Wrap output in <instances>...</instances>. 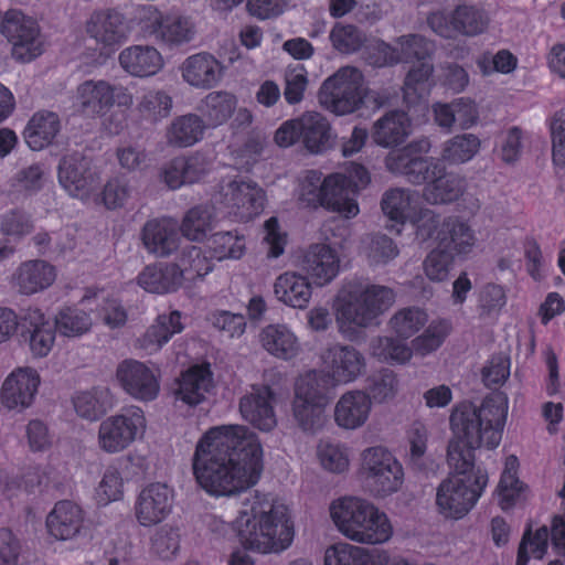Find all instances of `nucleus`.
I'll return each mask as SVG.
<instances>
[{
    "instance_id": "c9c22d12",
    "label": "nucleus",
    "mask_w": 565,
    "mask_h": 565,
    "mask_svg": "<svg viewBox=\"0 0 565 565\" xmlns=\"http://www.w3.org/2000/svg\"><path fill=\"white\" fill-rule=\"evenodd\" d=\"M372 412V399L363 391H349L334 405L333 418L338 427L356 430L363 427Z\"/></svg>"
},
{
    "instance_id": "4be33fe9",
    "label": "nucleus",
    "mask_w": 565,
    "mask_h": 565,
    "mask_svg": "<svg viewBox=\"0 0 565 565\" xmlns=\"http://www.w3.org/2000/svg\"><path fill=\"white\" fill-rule=\"evenodd\" d=\"M115 376L121 390L135 401L149 403L160 395V371L150 364L124 360L118 364Z\"/></svg>"
},
{
    "instance_id": "c756f323",
    "label": "nucleus",
    "mask_w": 565,
    "mask_h": 565,
    "mask_svg": "<svg viewBox=\"0 0 565 565\" xmlns=\"http://www.w3.org/2000/svg\"><path fill=\"white\" fill-rule=\"evenodd\" d=\"M141 241L146 250L156 257L172 255L181 244L178 222L172 217L149 220L142 227Z\"/></svg>"
},
{
    "instance_id": "cd10ccee",
    "label": "nucleus",
    "mask_w": 565,
    "mask_h": 565,
    "mask_svg": "<svg viewBox=\"0 0 565 565\" xmlns=\"http://www.w3.org/2000/svg\"><path fill=\"white\" fill-rule=\"evenodd\" d=\"M520 460L515 455L504 458L499 482L493 491L501 510L509 512L523 507L532 497L530 487L520 479Z\"/></svg>"
},
{
    "instance_id": "f03ea898",
    "label": "nucleus",
    "mask_w": 565,
    "mask_h": 565,
    "mask_svg": "<svg viewBox=\"0 0 565 565\" xmlns=\"http://www.w3.org/2000/svg\"><path fill=\"white\" fill-rule=\"evenodd\" d=\"M264 469L258 436L244 425H221L206 430L195 445L192 472L209 495L227 498L254 487Z\"/></svg>"
},
{
    "instance_id": "f704fd0d",
    "label": "nucleus",
    "mask_w": 565,
    "mask_h": 565,
    "mask_svg": "<svg viewBox=\"0 0 565 565\" xmlns=\"http://www.w3.org/2000/svg\"><path fill=\"white\" fill-rule=\"evenodd\" d=\"M23 332L34 358H45L55 343V332L47 316L39 308H28L21 316Z\"/></svg>"
},
{
    "instance_id": "0e129e2a",
    "label": "nucleus",
    "mask_w": 565,
    "mask_h": 565,
    "mask_svg": "<svg viewBox=\"0 0 565 565\" xmlns=\"http://www.w3.org/2000/svg\"><path fill=\"white\" fill-rule=\"evenodd\" d=\"M180 548L179 530L171 525L157 529L150 536V553L161 559L173 558Z\"/></svg>"
},
{
    "instance_id": "393cba45",
    "label": "nucleus",
    "mask_w": 565,
    "mask_h": 565,
    "mask_svg": "<svg viewBox=\"0 0 565 565\" xmlns=\"http://www.w3.org/2000/svg\"><path fill=\"white\" fill-rule=\"evenodd\" d=\"M299 266L315 287L330 285L341 273V257L337 248L327 243L308 246L299 259Z\"/></svg>"
},
{
    "instance_id": "603ef678",
    "label": "nucleus",
    "mask_w": 565,
    "mask_h": 565,
    "mask_svg": "<svg viewBox=\"0 0 565 565\" xmlns=\"http://www.w3.org/2000/svg\"><path fill=\"white\" fill-rule=\"evenodd\" d=\"M236 106V96L228 92L209 93L199 106V110L204 117L205 128H215L226 122L234 114Z\"/></svg>"
},
{
    "instance_id": "4468645a",
    "label": "nucleus",
    "mask_w": 565,
    "mask_h": 565,
    "mask_svg": "<svg viewBox=\"0 0 565 565\" xmlns=\"http://www.w3.org/2000/svg\"><path fill=\"white\" fill-rule=\"evenodd\" d=\"M428 321L426 310L418 307L403 308L390 320L391 330L397 338H379L371 344V352L385 362L405 363L411 360L413 350L406 340L417 333Z\"/></svg>"
},
{
    "instance_id": "4c0bfd02",
    "label": "nucleus",
    "mask_w": 565,
    "mask_h": 565,
    "mask_svg": "<svg viewBox=\"0 0 565 565\" xmlns=\"http://www.w3.org/2000/svg\"><path fill=\"white\" fill-rule=\"evenodd\" d=\"M213 388V374L207 364H196L183 372L174 391L177 401L195 407L203 403Z\"/></svg>"
},
{
    "instance_id": "9d476101",
    "label": "nucleus",
    "mask_w": 565,
    "mask_h": 565,
    "mask_svg": "<svg viewBox=\"0 0 565 565\" xmlns=\"http://www.w3.org/2000/svg\"><path fill=\"white\" fill-rule=\"evenodd\" d=\"M358 476L372 498L384 500L398 493L405 482V470L395 454L384 445H372L359 455Z\"/></svg>"
},
{
    "instance_id": "5fc2aeb1",
    "label": "nucleus",
    "mask_w": 565,
    "mask_h": 565,
    "mask_svg": "<svg viewBox=\"0 0 565 565\" xmlns=\"http://www.w3.org/2000/svg\"><path fill=\"white\" fill-rule=\"evenodd\" d=\"M319 466L327 472L342 475L351 466V450L348 445L328 439L320 440L316 448Z\"/></svg>"
},
{
    "instance_id": "dca6fc26",
    "label": "nucleus",
    "mask_w": 565,
    "mask_h": 565,
    "mask_svg": "<svg viewBox=\"0 0 565 565\" xmlns=\"http://www.w3.org/2000/svg\"><path fill=\"white\" fill-rule=\"evenodd\" d=\"M384 215L396 225L411 223L418 239L425 242L434 235L431 224L436 222V213L420 206L417 192L407 189H392L384 193L381 202Z\"/></svg>"
},
{
    "instance_id": "a878e982",
    "label": "nucleus",
    "mask_w": 565,
    "mask_h": 565,
    "mask_svg": "<svg viewBox=\"0 0 565 565\" xmlns=\"http://www.w3.org/2000/svg\"><path fill=\"white\" fill-rule=\"evenodd\" d=\"M274 399L275 394L268 385H252L239 402L242 417L259 431L274 430L278 423Z\"/></svg>"
},
{
    "instance_id": "39448f33",
    "label": "nucleus",
    "mask_w": 565,
    "mask_h": 565,
    "mask_svg": "<svg viewBox=\"0 0 565 565\" xmlns=\"http://www.w3.org/2000/svg\"><path fill=\"white\" fill-rule=\"evenodd\" d=\"M212 200V205H196L184 214L180 231L189 241L202 242L222 218L237 223L254 220L265 209L266 192L255 181L226 175Z\"/></svg>"
},
{
    "instance_id": "7c9ffc66",
    "label": "nucleus",
    "mask_w": 565,
    "mask_h": 565,
    "mask_svg": "<svg viewBox=\"0 0 565 565\" xmlns=\"http://www.w3.org/2000/svg\"><path fill=\"white\" fill-rule=\"evenodd\" d=\"M257 338L260 347L277 360L292 361L302 352L300 338L284 322L266 324L259 330Z\"/></svg>"
},
{
    "instance_id": "0eeeda50",
    "label": "nucleus",
    "mask_w": 565,
    "mask_h": 565,
    "mask_svg": "<svg viewBox=\"0 0 565 565\" xmlns=\"http://www.w3.org/2000/svg\"><path fill=\"white\" fill-rule=\"evenodd\" d=\"M394 302L395 292L386 286L344 280L332 300L339 332L347 339H355L363 329L377 324Z\"/></svg>"
},
{
    "instance_id": "338daca9",
    "label": "nucleus",
    "mask_w": 565,
    "mask_h": 565,
    "mask_svg": "<svg viewBox=\"0 0 565 565\" xmlns=\"http://www.w3.org/2000/svg\"><path fill=\"white\" fill-rule=\"evenodd\" d=\"M25 439L29 450L33 454L46 452L54 445V435L50 430L49 425L39 418L28 422Z\"/></svg>"
},
{
    "instance_id": "7ed1b4c3",
    "label": "nucleus",
    "mask_w": 565,
    "mask_h": 565,
    "mask_svg": "<svg viewBox=\"0 0 565 565\" xmlns=\"http://www.w3.org/2000/svg\"><path fill=\"white\" fill-rule=\"evenodd\" d=\"M232 527L242 547L232 552L228 565H254L248 552L278 554L286 551L295 537L290 509L273 493L255 492L245 498L232 521Z\"/></svg>"
},
{
    "instance_id": "473e14b6",
    "label": "nucleus",
    "mask_w": 565,
    "mask_h": 565,
    "mask_svg": "<svg viewBox=\"0 0 565 565\" xmlns=\"http://www.w3.org/2000/svg\"><path fill=\"white\" fill-rule=\"evenodd\" d=\"M360 523L350 541L362 545H383L394 535V527L390 516L367 500Z\"/></svg>"
},
{
    "instance_id": "5701e85b",
    "label": "nucleus",
    "mask_w": 565,
    "mask_h": 565,
    "mask_svg": "<svg viewBox=\"0 0 565 565\" xmlns=\"http://www.w3.org/2000/svg\"><path fill=\"white\" fill-rule=\"evenodd\" d=\"M45 529L53 541L78 543L87 537L86 513L74 501H58L45 518Z\"/></svg>"
},
{
    "instance_id": "4d7b16f0",
    "label": "nucleus",
    "mask_w": 565,
    "mask_h": 565,
    "mask_svg": "<svg viewBox=\"0 0 565 565\" xmlns=\"http://www.w3.org/2000/svg\"><path fill=\"white\" fill-rule=\"evenodd\" d=\"M480 146V139L473 134L457 135L444 143L441 159L449 164L468 162L479 152Z\"/></svg>"
},
{
    "instance_id": "bf43d9fd",
    "label": "nucleus",
    "mask_w": 565,
    "mask_h": 565,
    "mask_svg": "<svg viewBox=\"0 0 565 565\" xmlns=\"http://www.w3.org/2000/svg\"><path fill=\"white\" fill-rule=\"evenodd\" d=\"M550 531L542 525L535 530L527 529L520 542L516 565H527L530 558L541 559L547 552Z\"/></svg>"
},
{
    "instance_id": "aec40b11",
    "label": "nucleus",
    "mask_w": 565,
    "mask_h": 565,
    "mask_svg": "<svg viewBox=\"0 0 565 565\" xmlns=\"http://www.w3.org/2000/svg\"><path fill=\"white\" fill-rule=\"evenodd\" d=\"M60 185L73 198L83 202L96 200L100 184V172L93 162L81 153L65 154L58 164Z\"/></svg>"
},
{
    "instance_id": "a211bd4d",
    "label": "nucleus",
    "mask_w": 565,
    "mask_h": 565,
    "mask_svg": "<svg viewBox=\"0 0 565 565\" xmlns=\"http://www.w3.org/2000/svg\"><path fill=\"white\" fill-rule=\"evenodd\" d=\"M132 104L134 95L127 86L104 79L83 82L74 96V106L89 116L105 115L114 106L129 109Z\"/></svg>"
},
{
    "instance_id": "8fccbe9b",
    "label": "nucleus",
    "mask_w": 565,
    "mask_h": 565,
    "mask_svg": "<svg viewBox=\"0 0 565 565\" xmlns=\"http://www.w3.org/2000/svg\"><path fill=\"white\" fill-rule=\"evenodd\" d=\"M409 134V120L401 111L387 113L373 125L372 129L373 140L383 147L401 143Z\"/></svg>"
},
{
    "instance_id": "49530a36",
    "label": "nucleus",
    "mask_w": 565,
    "mask_h": 565,
    "mask_svg": "<svg viewBox=\"0 0 565 565\" xmlns=\"http://www.w3.org/2000/svg\"><path fill=\"white\" fill-rule=\"evenodd\" d=\"M366 503L367 499L350 494L334 499L329 505V515L334 527L349 541L360 523Z\"/></svg>"
},
{
    "instance_id": "ea45409f",
    "label": "nucleus",
    "mask_w": 565,
    "mask_h": 565,
    "mask_svg": "<svg viewBox=\"0 0 565 565\" xmlns=\"http://www.w3.org/2000/svg\"><path fill=\"white\" fill-rule=\"evenodd\" d=\"M56 269L45 260L22 263L12 276V284L22 295H34L53 285Z\"/></svg>"
},
{
    "instance_id": "e2e57ef3",
    "label": "nucleus",
    "mask_w": 565,
    "mask_h": 565,
    "mask_svg": "<svg viewBox=\"0 0 565 565\" xmlns=\"http://www.w3.org/2000/svg\"><path fill=\"white\" fill-rule=\"evenodd\" d=\"M451 321L448 319L434 320L426 330L413 340L414 350L420 355L436 351L450 334Z\"/></svg>"
},
{
    "instance_id": "412c9836",
    "label": "nucleus",
    "mask_w": 565,
    "mask_h": 565,
    "mask_svg": "<svg viewBox=\"0 0 565 565\" xmlns=\"http://www.w3.org/2000/svg\"><path fill=\"white\" fill-rule=\"evenodd\" d=\"M41 384L42 379L35 367H14L1 383L0 405L8 412H25L35 404Z\"/></svg>"
},
{
    "instance_id": "680f3d73",
    "label": "nucleus",
    "mask_w": 565,
    "mask_h": 565,
    "mask_svg": "<svg viewBox=\"0 0 565 565\" xmlns=\"http://www.w3.org/2000/svg\"><path fill=\"white\" fill-rule=\"evenodd\" d=\"M172 109V98L163 90H147L138 100L136 110L150 121H159L169 116Z\"/></svg>"
},
{
    "instance_id": "f8f14e48",
    "label": "nucleus",
    "mask_w": 565,
    "mask_h": 565,
    "mask_svg": "<svg viewBox=\"0 0 565 565\" xmlns=\"http://www.w3.org/2000/svg\"><path fill=\"white\" fill-rule=\"evenodd\" d=\"M369 96L363 72L355 66H342L328 76L318 92V102L335 116H348L360 111Z\"/></svg>"
},
{
    "instance_id": "052dcab7",
    "label": "nucleus",
    "mask_w": 565,
    "mask_h": 565,
    "mask_svg": "<svg viewBox=\"0 0 565 565\" xmlns=\"http://www.w3.org/2000/svg\"><path fill=\"white\" fill-rule=\"evenodd\" d=\"M476 65L483 76L492 74L510 75L519 66L518 56L508 49H500L495 53L483 52L476 60Z\"/></svg>"
},
{
    "instance_id": "6e6552de",
    "label": "nucleus",
    "mask_w": 565,
    "mask_h": 565,
    "mask_svg": "<svg viewBox=\"0 0 565 565\" xmlns=\"http://www.w3.org/2000/svg\"><path fill=\"white\" fill-rule=\"evenodd\" d=\"M395 44L396 46L393 47L382 41H375L369 61L375 66H386L416 60L418 64L409 70L405 78L404 100L409 106H420L426 113L425 102L434 86L433 65L428 61L433 52V43L422 35L411 34L398 38Z\"/></svg>"
},
{
    "instance_id": "6e6d98bb",
    "label": "nucleus",
    "mask_w": 565,
    "mask_h": 565,
    "mask_svg": "<svg viewBox=\"0 0 565 565\" xmlns=\"http://www.w3.org/2000/svg\"><path fill=\"white\" fill-rule=\"evenodd\" d=\"M102 302L99 316L104 323L109 328L122 327L127 321V311L121 306L120 301L115 298H108L104 289L89 288L86 290L82 298V305Z\"/></svg>"
},
{
    "instance_id": "79ce46f5",
    "label": "nucleus",
    "mask_w": 565,
    "mask_h": 565,
    "mask_svg": "<svg viewBox=\"0 0 565 565\" xmlns=\"http://www.w3.org/2000/svg\"><path fill=\"white\" fill-rule=\"evenodd\" d=\"M385 550H370L347 542L329 546L324 552V565H384Z\"/></svg>"
},
{
    "instance_id": "b1692460",
    "label": "nucleus",
    "mask_w": 565,
    "mask_h": 565,
    "mask_svg": "<svg viewBox=\"0 0 565 565\" xmlns=\"http://www.w3.org/2000/svg\"><path fill=\"white\" fill-rule=\"evenodd\" d=\"M174 507V490L166 482L146 484L137 494L134 515L142 527H152L166 521Z\"/></svg>"
},
{
    "instance_id": "a18cd8bd",
    "label": "nucleus",
    "mask_w": 565,
    "mask_h": 565,
    "mask_svg": "<svg viewBox=\"0 0 565 565\" xmlns=\"http://www.w3.org/2000/svg\"><path fill=\"white\" fill-rule=\"evenodd\" d=\"M366 503L367 499L350 494L334 499L329 505V515L334 527L349 541L360 523Z\"/></svg>"
},
{
    "instance_id": "2eb2a0df",
    "label": "nucleus",
    "mask_w": 565,
    "mask_h": 565,
    "mask_svg": "<svg viewBox=\"0 0 565 565\" xmlns=\"http://www.w3.org/2000/svg\"><path fill=\"white\" fill-rule=\"evenodd\" d=\"M137 24L143 36L153 38L168 46H181L194 40V20L180 13H164L156 6L137 10Z\"/></svg>"
},
{
    "instance_id": "58836bf2",
    "label": "nucleus",
    "mask_w": 565,
    "mask_h": 565,
    "mask_svg": "<svg viewBox=\"0 0 565 565\" xmlns=\"http://www.w3.org/2000/svg\"><path fill=\"white\" fill-rule=\"evenodd\" d=\"M61 128V119L56 113L40 110L28 120L22 136L31 150L41 151L55 142Z\"/></svg>"
},
{
    "instance_id": "de8ad7c7",
    "label": "nucleus",
    "mask_w": 565,
    "mask_h": 565,
    "mask_svg": "<svg viewBox=\"0 0 565 565\" xmlns=\"http://www.w3.org/2000/svg\"><path fill=\"white\" fill-rule=\"evenodd\" d=\"M206 250L209 257L203 255L212 263V260H239L247 252V237L239 230L220 231L211 235ZM213 266V264H211Z\"/></svg>"
},
{
    "instance_id": "864d4df0",
    "label": "nucleus",
    "mask_w": 565,
    "mask_h": 565,
    "mask_svg": "<svg viewBox=\"0 0 565 565\" xmlns=\"http://www.w3.org/2000/svg\"><path fill=\"white\" fill-rule=\"evenodd\" d=\"M205 124L195 114L179 116L172 120L167 130V140L177 147H191L204 137Z\"/></svg>"
},
{
    "instance_id": "3c124183",
    "label": "nucleus",
    "mask_w": 565,
    "mask_h": 565,
    "mask_svg": "<svg viewBox=\"0 0 565 565\" xmlns=\"http://www.w3.org/2000/svg\"><path fill=\"white\" fill-rule=\"evenodd\" d=\"M90 303L62 308L54 318L55 329L62 337L77 338L87 333L93 320L87 310H92Z\"/></svg>"
},
{
    "instance_id": "37998d69",
    "label": "nucleus",
    "mask_w": 565,
    "mask_h": 565,
    "mask_svg": "<svg viewBox=\"0 0 565 565\" xmlns=\"http://www.w3.org/2000/svg\"><path fill=\"white\" fill-rule=\"evenodd\" d=\"M183 329L182 313L179 310L160 313L140 338V347L149 354L157 353Z\"/></svg>"
},
{
    "instance_id": "f3484780",
    "label": "nucleus",
    "mask_w": 565,
    "mask_h": 565,
    "mask_svg": "<svg viewBox=\"0 0 565 565\" xmlns=\"http://www.w3.org/2000/svg\"><path fill=\"white\" fill-rule=\"evenodd\" d=\"M0 29L11 45V55L15 61L29 63L43 54L44 38L33 18L10 10L0 18Z\"/></svg>"
},
{
    "instance_id": "6ab92c4d",
    "label": "nucleus",
    "mask_w": 565,
    "mask_h": 565,
    "mask_svg": "<svg viewBox=\"0 0 565 565\" xmlns=\"http://www.w3.org/2000/svg\"><path fill=\"white\" fill-rule=\"evenodd\" d=\"M429 28L437 35L454 39L457 35L475 38L486 33L490 25V15L481 7L459 4L447 14L444 11L433 12L427 18Z\"/></svg>"
},
{
    "instance_id": "9b49d317",
    "label": "nucleus",
    "mask_w": 565,
    "mask_h": 565,
    "mask_svg": "<svg viewBox=\"0 0 565 565\" xmlns=\"http://www.w3.org/2000/svg\"><path fill=\"white\" fill-rule=\"evenodd\" d=\"M347 179L342 173H331L323 178L317 170L306 171L299 179L297 196L308 206H322L344 218L360 213L356 199L345 194Z\"/></svg>"
},
{
    "instance_id": "72a5a7b5",
    "label": "nucleus",
    "mask_w": 565,
    "mask_h": 565,
    "mask_svg": "<svg viewBox=\"0 0 565 565\" xmlns=\"http://www.w3.org/2000/svg\"><path fill=\"white\" fill-rule=\"evenodd\" d=\"M121 70L131 77L148 78L164 66L160 51L152 45L135 44L125 47L118 55Z\"/></svg>"
},
{
    "instance_id": "e433bc0d",
    "label": "nucleus",
    "mask_w": 565,
    "mask_h": 565,
    "mask_svg": "<svg viewBox=\"0 0 565 565\" xmlns=\"http://www.w3.org/2000/svg\"><path fill=\"white\" fill-rule=\"evenodd\" d=\"M311 280L295 270L280 274L274 282V296L280 303L292 309H306L313 294Z\"/></svg>"
},
{
    "instance_id": "f257e3e1",
    "label": "nucleus",
    "mask_w": 565,
    "mask_h": 565,
    "mask_svg": "<svg viewBox=\"0 0 565 565\" xmlns=\"http://www.w3.org/2000/svg\"><path fill=\"white\" fill-rule=\"evenodd\" d=\"M508 413L509 398L503 392L489 394L479 407L461 403L452 409L447 449L451 471L437 487L435 499L437 511L444 519H463L483 495L489 475L475 463V450H491L500 445Z\"/></svg>"
},
{
    "instance_id": "a19ab883",
    "label": "nucleus",
    "mask_w": 565,
    "mask_h": 565,
    "mask_svg": "<svg viewBox=\"0 0 565 565\" xmlns=\"http://www.w3.org/2000/svg\"><path fill=\"white\" fill-rule=\"evenodd\" d=\"M71 404L77 417L94 423L111 408L113 394L105 386L77 390L72 394Z\"/></svg>"
},
{
    "instance_id": "ddd939ff",
    "label": "nucleus",
    "mask_w": 565,
    "mask_h": 565,
    "mask_svg": "<svg viewBox=\"0 0 565 565\" xmlns=\"http://www.w3.org/2000/svg\"><path fill=\"white\" fill-rule=\"evenodd\" d=\"M147 430L145 411L138 405H128L99 423L96 446L103 454L117 455L142 440Z\"/></svg>"
},
{
    "instance_id": "1a4fd4ad",
    "label": "nucleus",
    "mask_w": 565,
    "mask_h": 565,
    "mask_svg": "<svg viewBox=\"0 0 565 565\" xmlns=\"http://www.w3.org/2000/svg\"><path fill=\"white\" fill-rule=\"evenodd\" d=\"M212 270L213 267L203 255L202 248L189 246L177 262H158L146 266L137 276V284L150 294H173L191 288Z\"/></svg>"
},
{
    "instance_id": "c85d7f7f",
    "label": "nucleus",
    "mask_w": 565,
    "mask_h": 565,
    "mask_svg": "<svg viewBox=\"0 0 565 565\" xmlns=\"http://www.w3.org/2000/svg\"><path fill=\"white\" fill-rule=\"evenodd\" d=\"M85 29L90 38L106 47H115L121 44L130 33L125 15L114 9L93 12L86 22Z\"/></svg>"
},
{
    "instance_id": "c03bdc74",
    "label": "nucleus",
    "mask_w": 565,
    "mask_h": 565,
    "mask_svg": "<svg viewBox=\"0 0 565 565\" xmlns=\"http://www.w3.org/2000/svg\"><path fill=\"white\" fill-rule=\"evenodd\" d=\"M209 171V162L202 154L179 157L171 160L163 170V181L172 189L198 182Z\"/></svg>"
},
{
    "instance_id": "13d9d810",
    "label": "nucleus",
    "mask_w": 565,
    "mask_h": 565,
    "mask_svg": "<svg viewBox=\"0 0 565 565\" xmlns=\"http://www.w3.org/2000/svg\"><path fill=\"white\" fill-rule=\"evenodd\" d=\"M125 497V481L120 470L109 465L102 473L100 480L94 490V500L100 507L118 502Z\"/></svg>"
},
{
    "instance_id": "423d86ee",
    "label": "nucleus",
    "mask_w": 565,
    "mask_h": 565,
    "mask_svg": "<svg viewBox=\"0 0 565 565\" xmlns=\"http://www.w3.org/2000/svg\"><path fill=\"white\" fill-rule=\"evenodd\" d=\"M430 150L428 139H420L407 147L392 151L386 158V167L402 174L412 183H425L423 198L433 205L449 204L458 200L465 190L463 180L446 174L439 162L424 156Z\"/></svg>"
},
{
    "instance_id": "774afa93",
    "label": "nucleus",
    "mask_w": 565,
    "mask_h": 565,
    "mask_svg": "<svg viewBox=\"0 0 565 565\" xmlns=\"http://www.w3.org/2000/svg\"><path fill=\"white\" fill-rule=\"evenodd\" d=\"M330 41L334 50L350 54L361 47L364 36L353 25L337 23L330 32Z\"/></svg>"
},
{
    "instance_id": "20e7f679",
    "label": "nucleus",
    "mask_w": 565,
    "mask_h": 565,
    "mask_svg": "<svg viewBox=\"0 0 565 565\" xmlns=\"http://www.w3.org/2000/svg\"><path fill=\"white\" fill-rule=\"evenodd\" d=\"M327 374L308 371L295 383L292 415L301 430L316 434L328 422L326 392L338 384H347L358 379L364 369V359L352 347L333 345L322 355Z\"/></svg>"
},
{
    "instance_id": "09e8293b",
    "label": "nucleus",
    "mask_w": 565,
    "mask_h": 565,
    "mask_svg": "<svg viewBox=\"0 0 565 565\" xmlns=\"http://www.w3.org/2000/svg\"><path fill=\"white\" fill-rule=\"evenodd\" d=\"M301 140L311 153H322L331 147L334 139L328 119L319 113L309 111L300 117Z\"/></svg>"
},
{
    "instance_id": "2f4dec72",
    "label": "nucleus",
    "mask_w": 565,
    "mask_h": 565,
    "mask_svg": "<svg viewBox=\"0 0 565 565\" xmlns=\"http://www.w3.org/2000/svg\"><path fill=\"white\" fill-rule=\"evenodd\" d=\"M180 72L191 87L210 89L222 81L224 65L213 54L200 52L188 56L180 65Z\"/></svg>"
},
{
    "instance_id": "bb28decb",
    "label": "nucleus",
    "mask_w": 565,
    "mask_h": 565,
    "mask_svg": "<svg viewBox=\"0 0 565 565\" xmlns=\"http://www.w3.org/2000/svg\"><path fill=\"white\" fill-rule=\"evenodd\" d=\"M434 235L428 239L435 241L440 248L452 256H467L477 245L478 238L471 225L458 216H449L443 222L436 214V222L431 224Z\"/></svg>"
},
{
    "instance_id": "69168bd1",
    "label": "nucleus",
    "mask_w": 565,
    "mask_h": 565,
    "mask_svg": "<svg viewBox=\"0 0 565 565\" xmlns=\"http://www.w3.org/2000/svg\"><path fill=\"white\" fill-rule=\"evenodd\" d=\"M508 301L505 288L498 284H487L479 294V315L482 319L495 321Z\"/></svg>"
}]
</instances>
